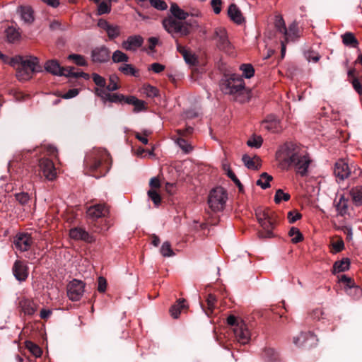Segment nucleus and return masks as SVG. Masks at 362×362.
I'll list each match as a JSON object with an SVG mask.
<instances>
[{
    "label": "nucleus",
    "instance_id": "bf43d9fd",
    "mask_svg": "<svg viewBox=\"0 0 362 362\" xmlns=\"http://www.w3.org/2000/svg\"><path fill=\"white\" fill-rule=\"evenodd\" d=\"M68 59L73 60L74 62V63L78 66L86 65V61L82 55L73 54H70L68 57Z\"/></svg>",
    "mask_w": 362,
    "mask_h": 362
},
{
    "label": "nucleus",
    "instance_id": "4468645a",
    "mask_svg": "<svg viewBox=\"0 0 362 362\" xmlns=\"http://www.w3.org/2000/svg\"><path fill=\"white\" fill-rule=\"evenodd\" d=\"M144 43V38L139 35L129 36L122 43V47L127 51L136 52Z\"/></svg>",
    "mask_w": 362,
    "mask_h": 362
},
{
    "label": "nucleus",
    "instance_id": "49530a36",
    "mask_svg": "<svg viewBox=\"0 0 362 362\" xmlns=\"http://www.w3.org/2000/svg\"><path fill=\"white\" fill-rule=\"evenodd\" d=\"M112 58L115 63L127 62L129 60L128 56L120 50L114 52Z\"/></svg>",
    "mask_w": 362,
    "mask_h": 362
},
{
    "label": "nucleus",
    "instance_id": "cd10ccee",
    "mask_svg": "<svg viewBox=\"0 0 362 362\" xmlns=\"http://www.w3.org/2000/svg\"><path fill=\"white\" fill-rule=\"evenodd\" d=\"M18 12L25 23L30 24L34 21L33 11L30 6H20Z\"/></svg>",
    "mask_w": 362,
    "mask_h": 362
},
{
    "label": "nucleus",
    "instance_id": "dca6fc26",
    "mask_svg": "<svg viewBox=\"0 0 362 362\" xmlns=\"http://www.w3.org/2000/svg\"><path fill=\"white\" fill-rule=\"evenodd\" d=\"M110 57V52L105 47L95 48L91 52V58L95 63L107 62Z\"/></svg>",
    "mask_w": 362,
    "mask_h": 362
},
{
    "label": "nucleus",
    "instance_id": "ea45409f",
    "mask_svg": "<svg viewBox=\"0 0 362 362\" xmlns=\"http://www.w3.org/2000/svg\"><path fill=\"white\" fill-rule=\"evenodd\" d=\"M206 301L207 304V310H205V313L208 316H209L213 313L216 308V298L213 294H209Z\"/></svg>",
    "mask_w": 362,
    "mask_h": 362
},
{
    "label": "nucleus",
    "instance_id": "a19ab883",
    "mask_svg": "<svg viewBox=\"0 0 362 362\" xmlns=\"http://www.w3.org/2000/svg\"><path fill=\"white\" fill-rule=\"evenodd\" d=\"M274 26L276 30L281 35L286 32L287 28L281 15L275 16Z\"/></svg>",
    "mask_w": 362,
    "mask_h": 362
},
{
    "label": "nucleus",
    "instance_id": "e433bc0d",
    "mask_svg": "<svg viewBox=\"0 0 362 362\" xmlns=\"http://www.w3.org/2000/svg\"><path fill=\"white\" fill-rule=\"evenodd\" d=\"M273 179L272 176L269 175L267 173H262L260 175L259 179L257 181L256 184L260 186L262 189H267L269 187V182Z\"/></svg>",
    "mask_w": 362,
    "mask_h": 362
},
{
    "label": "nucleus",
    "instance_id": "09e8293b",
    "mask_svg": "<svg viewBox=\"0 0 362 362\" xmlns=\"http://www.w3.org/2000/svg\"><path fill=\"white\" fill-rule=\"evenodd\" d=\"M240 70L243 71V75L246 78H250L254 76L255 69L250 64H244L240 66Z\"/></svg>",
    "mask_w": 362,
    "mask_h": 362
},
{
    "label": "nucleus",
    "instance_id": "774afa93",
    "mask_svg": "<svg viewBox=\"0 0 362 362\" xmlns=\"http://www.w3.org/2000/svg\"><path fill=\"white\" fill-rule=\"evenodd\" d=\"M110 11V6L106 2H101L98 7V12L100 15L107 13Z\"/></svg>",
    "mask_w": 362,
    "mask_h": 362
},
{
    "label": "nucleus",
    "instance_id": "f03ea898",
    "mask_svg": "<svg viewBox=\"0 0 362 362\" xmlns=\"http://www.w3.org/2000/svg\"><path fill=\"white\" fill-rule=\"evenodd\" d=\"M84 165L90 172L98 171L100 176H103L110 168V154L105 149L93 148L86 155Z\"/></svg>",
    "mask_w": 362,
    "mask_h": 362
},
{
    "label": "nucleus",
    "instance_id": "a211bd4d",
    "mask_svg": "<svg viewBox=\"0 0 362 362\" xmlns=\"http://www.w3.org/2000/svg\"><path fill=\"white\" fill-rule=\"evenodd\" d=\"M334 173L336 177L341 180H344L349 177L351 170L344 160H339L335 163Z\"/></svg>",
    "mask_w": 362,
    "mask_h": 362
},
{
    "label": "nucleus",
    "instance_id": "4be33fe9",
    "mask_svg": "<svg viewBox=\"0 0 362 362\" xmlns=\"http://www.w3.org/2000/svg\"><path fill=\"white\" fill-rule=\"evenodd\" d=\"M13 272L16 279L20 281H25L28 276L27 267L21 261L15 262Z\"/></svg>",
    "mask_w": 362,
    "mask_h": 362
},
{
    "label": "nucleus",
    "instance_id": "6e6d98bb",
    "mask_svg": "<svg viewBox=\"0 0 362 362\" xmlns=\"http://www.w3.org/2000/svg\"><path fill=\"white\" fill-rule=\"evenodd\" d=\"M15 197L18 203L22 206L27 205L30 199L29 194L26 192L17 193Z\"/></svg>",
    "mask_w": 362,
    "mask_h": 362
},
{
    "label": "nucleus",
    "instance_id": "0eeeda50",
    "mask_svg": "<svg viewBox=\"0 0 362 362\" xmlns=\"http://www.w3.org/2000/svg\"><path fill=\"white\" fill-rule=\"evenodd\" d=\"M44 68L46 71L55 76H74L75 78L79 76L86 77L88 76L83 72H74L73 67H62L56 59L47 61L45 63Z\"/></svg>",
    "mask_w": 362,
    "mask_h": 362
},
{
    "label": "nucleus",
    "instance_id": "de8ad7c7",
    "mask_svg": "<svg viewBox=\"0 0 362 362\" xmlns=\"http://www.w3.org/2000/svg\"><path fill=\"white\" fill-rule=\"evenodd\" d=\"M272 212L268 209H264L262 208H259L256 210L255 214L257 216V219L259 223H261L262 221H265L270 216Z\"/></svg>",
    "mask_w": 362,
    "mask_h": 362
},
{
    "label": "nucleus",
    "instance_id": "a18cd8bd",
    "mask_svg": "<svg viewBox=\"0 0 362 362\" xmlns=\"http://www.w3.org/2000/svg\"><path fill=\"white\" fill-rule=\"evenodd\" d=\"M119 78L116 75H111L109 77V83L106 86V89L107 91L112 92L117 90L119 88V86L118 84Z\"/></svg>",
    "mask_w": 362,
    "mask_h": 362
},
{
    "label": "nucleus",
    "instance_id": "6ab92c4d",
    "mask_svg": "<svg viewBox=\"0 0 362 362\" xmlns=\"http://www.w3.org/2000/svg\"><path fill=\"white\" fill-rule=\"evenodd\" d=\"M300 31L296 21L291 23L282 35L286 42H293L300 37Z\"/></svg>",
    "mask_w": 362,
    "mask_h": 362
},
{
    "label": "nucleus",
    "instance_id": "9b49d317",
    "mask_svg": "<svg viewBox=\"0 0 362 362\" xmlns=\"http://www.w3.org/2000/svg\"><path fill=\"white\" fill-rule=\"evenodd\" d=\"M33 243L31 235L28 233H18L14 237L13 245L20 252L28 251Z\"/></svg>",
    "mask_w": 362,
    "mask_h": 362
},
{
    "label": "nucleus",
    "instance_id": "3c124183",
    "mask_svg": "<svg viewBox=\"0 0 362 362\" xmlns=\"http://www.w3.org/2000/svg\"><path fill=\"white\" fill-rule=\"evenodd\" d=\"M120 27L117 25H111L106 31L110 39H115L120 35Z\"/></svg>",
    "mask_w": 362,
    "mask_h": 362
},
{
    "label": "nucleus",
    "instance_id": "6e6552de",
    "mask_svg": "<svg viewBox=\"0 0 362 362\" xmlns=\"http://www.w3.org/2000/svg\"><path fill=\"white\" fill-rule=\"evenodd\" d=\"M213 39L216 41V45L220 50L227 52H231L232 45L228 40V33L225 28H216Z\"/></svg>",
    "mask_w": 362,
    "mask_h": 362
},
{
    "label": "nucleus",
    "instance_id": "8fccbe9b",
    "mask_svg": "<svg viewBox=\"0 0 362 362\" xmlns=\"http://www.w3.org/2000/svg\"><path fill=\"white\" fill-rule=\"evenodd\" d=\"M290 197L291 196L288 193H285L282 189H279L276 191L274 202L276 204L280 203L281 201L287 202L290 199Z\"/></svg>",
    "mask_w": 362,
    "mask_h": 362
},
{
    "label": "nucleus",
    "instance_id": "f704fd0d",
    "mask_svg": "<svg viewBox=\"0 0 362 362\" xmlns=\"http://www.w3.org/2000/svg\"><path fill=\"white\" fill-rule=\"evenodd\" d=\"M175 143L185 153H189L194 149L192 145L182 137L177 138Z\"/></svg>",
    "mask_w": 362,
    "mask_h": 362
},
{
    "label": "nucleus",
    "instance_id": "423d86ee",
    "mask_svg": "<svg viewBox=\"0 0 362 362\" xmlns=\"http://www.w3.org/2000/svg\"><path fill=\"white\" fill-rule=\"evenodd\" d=\"M227 200V192L221 187L212 189L208 196L209 206L215 212L223 210Z\"/></svg>",
    "mask_w": 362,
    "mask_h": 362
},
{
    "label": "nucleus",
    "instance_id": "f8f14e48",
    "mask_svg": "<svg viewBox=\"0 0 362 362\" xmlns=\"http://www.w3.org/2000/svg\"><path fill=\"white\" fill-rule=\"evenodd\" d=\"M235 339L240 344H246L250 340V332L245 322H240L238 327H233Z\"/></svg>",
    "mask_w": 362,
    "mask_h": 362
},
{
    "label": "nucleus",
    "instance_id": "1a4fd4ad",
    "mask_svg": "<svg viewBox=\"0 0 362 362\" xmlns=\"http://www.w3.org/2000/svg\"><path fill=\"white\" fill-rule=\"evenodd\" d=\"M85 284L83 281L74 279L68 285L67 295L70 300L77 301L81 299L84 292Z\"/></svg>",
    "mask_w": 362,
    "mask_h": 362
},
{
    "label": "nucleus",
    "instance_id": "603ef678",
    "mask_svg": "<svg viewBox=\"0 0 362 362\" xmlns=\"http://www.w3.org/2000/svg\"><path fill=\"white\" fill-rule=\"evenodd\" d=\"M262 142L263 139L261 136H254L247 140V144L250 147L258 148L262 146Z\"/></svg>",
    "mask_w": 362,
    "mask_h": 362
},
{
    "label": "nucleus",
    "instance_id": "58836bf2",
    "mask_svg": "<svg viewBox=\"0 0 362 362\" xmlns=\"http://www.w3.org/2000/svg\"><path fill=\"white\" fill-rule=\"evenodd\" d=\"M118 69L124 75L138 76V71L130 64H124L120 66Z\"/></svg>",
    "mask_w": 362,
    "mask_h": 362
},
{
    "label": "nucleus",
    "instance_id": "2eb2a0df",
    "mask_svg": "<svg viewBox=\"0 0 362 362\" xmlns=\"http://www.w3.org/2000/svg\"><path fill=\"white\" fill-rule=\"evenodd\" d=\"M69 236L71 239L75 240H83L89 243L95 241L94 237L81 227L71 228L69 230Z\"/></svg>",
    "mask_w": 362,
    "mask_h": 362
},
{
    "label": "nucleus",
    "instance_id": "5fc2aeb1",
    "mask_svg": "<svg viewBox=\"0 0 362 362\" xmlns=\"http://www.w3.org/2000/svg\"><path fill=\"white\" fill-rule=\"evenodd\" d=\"M224 170H227V175L234 182V183L239 187V189H243V185L235 173L230 169L228 166L223 165Z\"/></svg>",
    "mask_w": 362,
    "mask_h": 362
},
{
    "label": "nucleus",
    "instance_id": "c756f323",
    "mask_svg": "<svg viewBox=\"0 0 362 362\" xmlns=\"http://www.w3.org/2000/svg\"><path fill=\"white\" fill-rule=\"evenodd\" d=\"M185 299H179L174 305L170 308V315L173 318H177L181 313V310L186 309L187 305H186Z\"/></svg>",
    "mask_w": 362,
    "mask_h": 362
},
{
    "label": "nucleus",
    "instance_id": "7ed1b4c3",
    "mask_svg": "<svg viewBox=\"0 0 362 362\" xmlns=\"http://www.w3.org/2000/svg\"><path fill=\"white\" fill-rule=\"evenodd\" d=\"M221 90L225 94L230 95L233 100L244 103L250 98V92L245 88L244 80L232 75L221 84Z\"/></svg>",
    "mask_w": 362,
    "mask_h": 362
},
{
    "label": "nucleus",
    "instance_id": "393cba45",
    "mask_svg": "<svg viewBox=\"0 0 362 362\" xmlns=\"http://www.w3.org/2000/svg\"><path fill=\"white\" fill-rule=\"evenodd\" d=\"M242 160L250 170H258L261 166V160L258 156L250 157L245 154L243 156Z\"/></svg>",
    "mask_w": 362,
    "mask_h": 362
},
{
    "label": "nucleus",
    "instance_id": "412c9836",
    "mask_svg": "<svg viewBox=\"0 0 362 362\" xmlns=\"http://www.w3.org/2000/svg\"><path fill=\"white\" fill-rule=\"evenodd\" d=\"M177 51L182 54L185 62L189 65H194L197 62V57L194 53L189 50L186 47L180 45L176 40Z\"/></svg>",
    "mask_w": 362,
    "mask_h": 362
},
{
    "label": "nucleus",
    "instance_id": "e2e57ef3",
    "mask_svg": "<svg viewBox=\"0 0 362 362\" xmlns=\"http://www.w3.org/2000/svg\"><path fill=\"white\" fill-rule=\"evenodd\" d=\"M150 4L152 6L160 11H164L167 9V4L162 0H149Z\"/></svg>",
    "mask_w": 362,
    "mask_h": 362
},
{
    "label": "nucleus",
    "instance_id": "ddd939ff",
    "mask_svg": "<svg viewBox=\"0 0 362 362\" xmlns=\"http://www.w3.org/2000/svg\"><path fill=\"white\" fill-rule=\"evenodd\" d=\"M293 341L296 346L310 347L316 344L317 339L313 333L308 332H302L293 337Z\"/></svg>",
    "mask_w": 362,
    "mask_h": 362
},
{
    "label": "nucleus",
    "instance_id": "79ce46f5",
    "mask_svg": "<svg viewBox=\"0 0 362 362\" xmlns=\"http://www.w3.org/2000/svg\"><path fill=\"white\" fill-rule=\"evenodd\" d=\"M289 236L291 238V242L293 243H298L303 240V237L298 228L292 227L289 232Z\"/></svg>",
    "mask_w": 362,
    "mask_h": 362
},
{
    "label": "nucleus",
    "instance_id": "9d476101",
    "mask_svg": "<svg viewBox=\"0 0 362 362\" xmlns=\"http://www.w3.org/2000/svg\"><path fill=\"white\" fill-rule=\"evenodd\" d=\"M39 167L45 177L48 180H54L57 177V170L54 165L49 158H41L39 160Z\"/></svg>",
    "mask_w": 362,
    "mask_h": 362
},
{
    "label": "nucleus",
    "instance_id": "338daca9",
    "mask_svg": "<svg viewBox=\"0 0 362 362\" xmlns=\"http://www.w3.org/2000/svg\"><path fill=\"white\" fill-rule=\"evenodd\" d=\"M301 218V214L298 211H291L288 213V219L290 223H293Z\"/></svg>",
    "mask_w": 362,
    "mask_h": 362
},
{
    "label": "nucleus",
    "instance_id": "39448f33",
    "mask_svg": "<svg viewBox=\"0 0 362 362\" xmlns=\"http://www.w3.org/2000/svg\"><path fill=\"white\" fill-rule=\"evenodd\" d=\"M162 24L164 29L174 38L185 37L191 33L188 23L178 21L172 16L163 19Z\"/></svg>",
    "mask_w": 362,
    "mask_h": 362
},
{
    "label": "nucleus",
    "instance_id": "c9c22d12",
    "mask_svg": "<svg viewBox=\"0 0 362 362\" xmlns=\"http://www.w3.org/2000/svg\"><path fill=\"white\" fill-rule=\"evenodd\" d=\"M25 346L26 349L35 357H40L42 351L40 349V347L37 345L36 344H34L31 341H26L25 342Z\"/></svg>",
    "mask_w": 362,
    "mask_h": 362
},
{
    "label": "nucleus",
    "instance_id": "0e129e2a",
    "mask_svg": "<svg viewBox=\"0 0 362 362\" xmlns=\"http://www.w3.org/2000/svg\"><path fill=\"white\" fill-rule=\"evenodd\" d=\"M6 35L9 42H14L19 37V33L13 28H8L6 30Z\"/></svg>",
    "mask_w": 362,
    "mask_h": 362
},
{
    "label": "nucleus",
    "instance_id": "bb28decb",
    "mask_svg": "<svg viewBox=\"0 0 362 362\" xmlns=\"http://www.w3.org/2000/svg\"><path fill=\"white\" fill-rule=\"evenodd\" d=\"M127 104L134 105L133 111L134 112H139L146 110V103L141 100L138 99L135 96H128L126 100Z\"/></svg>",
    "mask_w": 362,
    "mask_h": 362
},
{
    "label": "nucleus",
    "instance_id": "f3484780",
    "mask_svg": "<svg viewBox=\"0 0 362 362\" xmlns=\"http://www.w3.org/2000/svg\"><path fill=\"white\" fill-rule=\"evenodd\" d=\"M86 213L90 218L98 219L105 216L109 213V209L105 204H98L90 206Z\"/></svg>",
    "mask_w": 362,
    "mask_h": 362
},
{
    "label": "nucleus",
    "instance_id": "72a5a7b5",
    "mask_svg": "<svg viewBox=\"0 0 362 362\" xmlns=\"http://www.w3.org/2000/svg\"><path fill=\"white\" fill-rule=\"evenodd\" d=\"M337 213L340 216H344L348 213V200L341 196L336 205Z\"/></svg>",
    "mask_w": 362,
    "mask_h": 362
},
{
    "label": "nucleus",
    "instance_id": "2f4dec72",
    "mask_svg": "<svg viewBox=\"0 0 362 362\" xmlns=\"http://www.w3.org/2000/svg\"><path fill=\"white\" fill-rule=\"evenodd\" d=\"M350 267V259L343 258L340 261H337L333 265V273H339L348 270Z\"/></svg>",
    "mask_w": 362,
    "mask_h": 362
},
{
    "label": "nucleus",
    "instance_id": "5701e85b",
    "mask_svg": "<svg viewBox=\"0 0 362 362\" xmlns=\"http://www.w3.org/2000/svg\"><path fill=\"white\" fill-rule=\"evenodd\" d=\"M19 306L25 315H33L37 310V305L28 298H23L19 302Z\"/></svg>",
    "mask_w": 362,
    "mask_h": 362
},
{
    "label": "nucleus",
    "instance_id": "a878e982",
    "mask_svg": "<svg viewBox=\"0 0 362 362\" xmlns=\"http://www.w3.org/2000/svg\"><path fill=\"white\" fill-rule=\"evenodd\" d=\"M259 225L264 230V232L259 233V234L260 238H270L273 237L272 230L274 228V223L270 216L259 223Z\"/></svg>",
    "mask_w": 362,
    "mask_h": 362
},
{
    "label": "nucleus",
    "instance_id": "f257e3e1",
    "mask_svg": "<svg viewBox=\"0 0 362 362\" xmlns=\"http://www.w3.org/2000/svg\"><path fill=\"white\" fill-rule=\"evenodd\" d=\"M276 157L281 169L288 170L293 167L300 176L308 174L312 161L308 153L292 143L285 144L281 146L276 153Z\"/></svg>",
    "mask_w": 362,
    "mask_h": 362
},
{
    "label": "nucleus",
    "instance_id": "c03bdc74",
    "mask_svg": "<svg viewBox=\"0 0 362 362\" xmlns=\"http://www.w3.org/2000/svg\"><path fill=\"white\" fill-rule=\"evenodd\" d=\"M127 98V97L120 93H109L107 102L113 103H126Z\"/></svg>",
    "mask_w": 362,
    "mask_h": 362
},
{
    "label": "nucleus",
    "instance_id": "37998d69",
    "mask_svg": "<svg viewBox=\"0 0 362 362\" xmlns=\"http://www.w3.org/2000/svg\"><path fill=\"white\" fill-rule=\"evenodd\" d=\"M160 252L162 256L165 257H170L175 255V253L171 247V245L169 242L165 241L161 245Z\"/></svg>",
    "mask_w": 362,
    "mask_h": 362
},
{
    "label": "nucleus",
    "instance_id": "13d9d810",
    "mask_svg": "<svg viewBox=\"0 0 362 362\" xmlns=\"http://www.w3.org/2000/svg\"><path fill=\"white\" fill-rule=\"evenodd\" d=\"M332 252L335 254L341 252L344 248V243L342 239L332 243Z\"/></svg>",
    "mask_w": 362,
    "mask_h": 362
},
{
    "label": "nucleus",
    "instance_id": "7c9ffc66",
    "mask_svg": "<svg viewBox=\"0 0 362 362\" xmlns=\"http://www.w3.org/2000/svg\"><path fill=\"white\" fill-rule=\"evenodd\" d=\"M350 195L356 206L362 205V186H356L350 189Z\"/></svg>",
    "mask_w": 362,
    "mask_h": 362
},
{
    "label": "nucleus",
    "instance_id": "4d7b16f0",
    "mask_svg": "<svg viewBox=\"0 0 362 362\" xmlns=\"http://www.w3.org/2000/svg\"><path fill=\"white\" fill-rule=\"evenodd\" d=\"M152 132L148 129H145L142 131L141 133L136 132L135 133V137L139 140L142 144H148V139L147 137L151 134Z\"/></svg>",
    "mask_w": 362,
    "mask_h": 362
},
{
    "label": "nucleus",
    "instance_id": "b1692460",
    "mask_svg": "<svg viewBox=\"0 0 362 362\" xmlns=\"http://www.w3.org/2000/svg\"><path fill=\"white\" fill-rule=\"evenodd\" d=\"M228 14L230 20L237 24H241L245 20L240 10L234 4L229 6Z\"/></svg>",
    "mask_w": 362,
    "mask_h": 362
},
{
    "label": "nucleus",
    "instance_id": "4c0bfd02",
    "mask_svg": "<svg viewBox=\"0 0 362 362\" xmlns=\"http://www.w3.org/2000/svg\"><path fill=\"white\" fill-rule=\"evenodd\" d=\"M141 93L148 98H155L158 95V89L149 84H145L141 88Z\"/></svg>",
    "mask_w": 362,
    "mask_h": 362
},
{
    "label": "nucleus",
    "instance_id": "c85d7f7f",
    "mask_svg": "<svg viewBox=\"0 0 362 362\" xmlns=\"http://www.w3.org/2000/svg\"><path fill=\"white\" fill-rule=\"evenodd\" d=\"M170 11L173 15V18L178 21H182L189 16V13L180 8L175 3L171 4Z\"/></svg>",
    "mask_w": 362,
    "mask_h": 362
},
{
    "label": "nucleus",
    "instance_id": "052dcab7",
    "mask_svg": "<svg viewBox=\"0 0 362 362\" xmlns=\"http://www.w3.org/2000/svg\"><path fill=\"white\" fill-rule=\"evenodd\" d=\"M110 91H107V89H105L104 88H96L95 89V94L100 98V99L102 100V101L104 103H107V98H108V94L110 93H109Z\"/></svg>",
    "mask_w": 362,
    "mask_h": 362
},
{
    "label": "nucleus",
    "instance_id": "aec40b11",
    "mask_svg": "<svg viewBox=\"0 0 362 362\" xmlns=\"http://www.w3.org/2000/svg\"><path fill=\"white\" fill-rule=\"evenodd\" d=\"M262 127L272 133L279 132L281 130L279 120L274 115H269L262 122Z\"/></svg>",
    "mask_w": 362,
    "mask_h": 362
},
{
    "label": "nucleus",
    "instance_id": "864d4df0",
    "mask_svg": "<svg viewBox=\"0 0 362 362\" xmlns=\"http://www.w3.org/2000/svg\"><path fill=\"white\" fill-rule=\"evenodd\" d=\"M148 196L152 200L156 206H158L161 202L160 194L155 189H149L148 191Z\"/></svg>",
    "mask_w": 362,
    "mask_h": 362
},
{
    "label": "nucleus",
    "instance_id": "20e7f679",
    "mask_svg": "<svg viewBox=\"0 0 362 362\" xmlns=\"http://www.w3.org/2000/svg\"><path fill=\"white\" fill-rule=\"evenodd\" d=\"M42 67L40 60L35 56L19 57L16 67V77L19 81H25L30 80L33 74L41 72Z\"/></svg>",
    "mask_w": 362,
    "mask_h": 362
},
{
    "label": "nucleus",
    "instance_id": "473e14b6",
    "mask_svg": "<svg viewBox=\"0 0 362 362\" xmlns=\"http://www.w3.org/2000/svg\"><path fill=\"white\" fill-rule=\"evenodd\" d=\"M342 42L344 45L357 47L358 45V41L355 37L354 35L351 32H346L344 35H341Z\"/></svg>",
    "mask_w": 362,
    "mask_h": 362
},
{
    "label": "nucleus",
    "instance_id": "680f3d73",
    "mask_svg": "<svg viewBox=\"0 0 362 362\" xmlns=\"http://www.w3.org/2000/svg\"><path fill=\"white\" fill-rule=\"evenodd\" d=\"M91 77H92L93 82L95 83V85H97L98 86H99L100 88L105 87L106 81H105V78H103V76H100L99 74H98L96 73H93L92 74Z\"/></svg>",
    "mask_w": 362,
    "mask_h": 362
},
{
    "label": "nucleus",
    "instance_id": "69168bd1",
    "mask_svg": "<svg viewBox=\"0 0 362 362\" xmlns=\"http://www.w3.org/2000/svg\"><path fill=\"white\" fill-rule=\"evenodd\" d=\"M346 292L349 295L354 296V297H359L362 293V290L360 287L354 284L352 286L346 289Z\"/></svg>",
    "mask_w": 362,
    "mask_h": 362
}]
</instances>
